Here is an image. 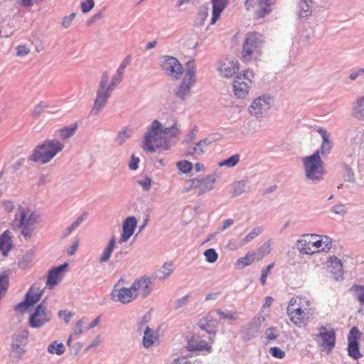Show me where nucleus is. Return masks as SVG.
I'll return each mask as SVG.
<instances>
[{
    "label": "nucleus",
    "mask_w": 364,
    "mask_h": 364,
    "mask_svg": "<svg viewBox=\"0 0 364 364\" xmlns=\"http://www.w3.org/2000/svg\"><path fill=\"white\" fill-rule=\"evenodd\" d=\"M144 150L155 152L157 148L168 149V140L165 139L162 132V125L159 121L154 120L148 127L143 138Z\"/></svg>",
    "instance_id": "obj_1"
},
{
    "label": "nucleus",
    "mask_w": 364,
    "mask_h": 364,
    "mask_svg": "<svg viewBox=\"0 0 364 364\" xmlns=\"http://www.w3.org/2000/svg\"><path fill=\"white\" fill-rule=\"evenodd\" d=\"M64 145L57 139H46L43 144L38 145L33 154L28 158V161L40 162L43 164L48 163L56 154L61 151Z\"/></svg>",
    "instance_id": "obj_2"
},
{
    "label": "nucleus",
    "mask_w": 364,
    "mask_h": 364,
    "mask_svg": "<svg viewBox=\"0 0 364 364\" xmlns=\"http://www.w3.org/2000/svg\"><path fill=\"white\" fill-rule=\"evenodd\" d=\"M38 215L30 210H26L20 205L12 222L14 229H21V235L26 240L31 237L34 225L37 223Z\"/></svg>",
    "instance_id": "obj_3"
},
{
    "label": "nucleus",
    "mask_w": 364,
    "mask_h": 364,
    "mask_svg": "<svg viewBox=\"0 0 364 364\" xmlns=\"http://www.w3.org/2000/svg\"><path fill=\"white\" fill-rule=\"evenodd\" d=\"M310 305L309 301H305L301 297L291 298L289 302L287 314L290 321L298 328H302L308 324L309 318V310L304 306Z\"/></svg>",
    "instance_id": "obj_4"
},
{
    "label": "nucleus",
    "mask_w": 364,
    "mask_h": 364,
    "mask_svg": "<svg viewBox=\"0 0 364 364\" xmlns=\"http://www.w3.org/2000/svg\"><path fill=\"white\" fill-rule=\"evenodd\" d=\"M302 161L304 176L307 181L315 184L323 180L326 171L323 161L318 152L304 157Z\"/></svg>",
    "instance_id": "obj_5"
},
{
    "label": "nucleus",
    "mask_w": 364,
    "mask_h": 364,
    "mask_svg": "<svg viewBox=\"0 0 364 364\" xmlns=\"http://www.w3.org/2000/svg\"><path fill=\"white\" fill-rule=\"evenodd\" d=\"M264 41V36L259 33L250 32L247 33L241 53L244 60L249 61L254 55H259Z\"/></svg>",
    "instance_id": "obj_6"
},
{
    "label": "nucleus",
    "mask_w": 364,
    "mask_h": 364,
    "mask_svg": "<svg viewBox=\"0 0 364 364\" xmlns=\"http://www.w3.org/2000/svg\"><path fill=\"white\" fill-rule=\"evenodd\" d=\"M123 281V279H120L118 281L114 286L110 295L112 301L127 304L135 300L138 296L136 293V285L132 284L129 288L121 287L120 283Z\"/></svg>",
    "instance_id": "obj_7"
},
{
    "label": "nucleus",
    "mask_w": 364,
    "mask_h": 364,
    "mask_svg": "<svg viewBox=\"0 0 364 364\" xmlns=\"http://www.w3.org/2000/svg\"><path fill=\"white\" fill-rule=\"evenodd\" d=\"M161 69L172 79L178 80L183 72L179 60L171 55H163L159 58Z\"/></svg>",
    "instance_id": "obj_8"
},
{
    "label": "nucleus",
    "mask_w": 364,
    "mask_h": 364,
    "mask_svg": "<svg viewBox=\"0 0 364 364\" xmlns=\"http://www.w3.org/2000/svg\"><path fill=\"white\" fill-rule=\"evenodd\" d=\"M318 333L315 336V341L323 351L329 354L336 345V333L333 328L329 331L324 326L318 328Z\"/></svg>",
    "instance_id": "obj_9"
},
{
    "label": "nucleus",
    "mask_w": 364,
    "mask_h": 364,
    "mask_svg": "<svg viewBox=\"0 0 364 364\" xmlns=\"http://www.w3.org/2000/svg\"><path fill=\"white\" fill-rule=\"evenodd\" d=\"M52 312L46 306V300L38 304L29 317V325L31 328H39L50 321Z\"/></svg>",
    "instance_id": "obj_10"
},
{
    "label": "nucleus",
    "mask_w": 364,
    "mask_h": 364,
    "mask_svg": "<svg viewBox=\"0 0 364 364\" xmlns=\"http://www.w3.org/2000/svg\"><path fill=\"white\" fill-rule=\"evenodd\" d=\"M253 73L249 70L244 71L243 75H237L233 82V90L238 98H245L249 92L252 81L250 77Z\"/></svg>",
    "instance_id": "obj_11"
},
{
    "label": "nucleus",
    "mask_w": 364,
    "mask_h": 364,
    "mask_svg": "<svg viewBox=\"0 0 364 364\" xmlns=\"http://www.w3.org/2000/svg\"><path fill=\"white\" fill-rule=\"evenodd\" d=\"M274 3L275 0H246L245 7L247 11L256 9L255 18H262L272 12Z\"/></svg>",
    "instance_id": "obj_12"
},
{
    "label": "nucleus",
    "mask_w": 364,
    "mask_h": 364,
    "mask_svg": "<svg viewBox=\"0 0 364 364\" xmlns=\"http://www.w3.org/2000/svg\"><path fill=\"white\" fill-rule=\"evenodd\" d=\"M215 181L216 176L214 174L202 178H193L191 180V188L195 190L198 196H200L212 191Z\"/></svg>",
    "instance_id": "obj_13"
},
{
    "label": "nucleus",
    "mask_w": 364,
    "mask_h": 364,
    "mask_svg": "<svg viewBox=\"0 0 364 364\" xmlns=\"http://www.w3.org/2000/svg\"><path fill=\"white\" fill-rule=\"evenodd\" d=\"M28 338V331L26 329L17 331L12 335L11 350L18 357L21 358L24 354Z\"/></svg>",
    "instance_id": "obj_14"
},
{
    "label": "nucleus",
    "mask_w": 364,
    "mask_h": 364,
    "mask_svg": "<svg viewBox=\"0 0 364 364\" xmlns=\"http://www.w3.org/2000/svg\"><path fill=\"white\" fill-rule=\"evenodd\" d=\"M271 97L263 95L256 98L249 107V112L255 117H259L270 108Z\"/></svg>",
    "instance_id": "obj_15"
},
{
    "label": "nucleus",
    "mask_w": 364,
    "mask_h": 364,
    "mask_svg": "<svg viewBox=\"0 0 364 364\" xmlns=\"http://www.w3.org/2000/svg\"><path fill=\"white\" fill-rule=\"evenodd\" d=\"M317 237L316 235L314 234H305L297 240L296 246L297 249L301 253L306 255H311L316 252L314 250V239Z\"/></svg>",
    "instance_id": "obj_16"
},
{
    "label": "nucleus",
    "mask_w": 364,
    "mask_h": 364,
    "mask_svg": "<svg viewBox=\"0 0 364 364\" xmlns=\"http://www.w3.org/2000/svg\"><path fill=\"white\" fill-rule=\"evenodd\" d=\"M316 132L321 135L322 141L320 149L316 152H318V155L326 156L328 155L333 148V142L331 139V134L323 128L318 127Z\"/></svg>",
    "instance_id": "obj_17"
},
{
    "label": "nucleus",
    "mask_w": 364,
    "mask_h": 364,
    "mask_svg": "<svg viewBox=\"0 0 364 364\" xmlns=\"http://www.w3.org/2000/svg\"><path fill=\"white\" fill-rule=\"evenodd\" d=\"M238 62L237 60L220 61L218 63L217 70L220 75L224 77H231L238 70Z\"/></svg>",
    "instance_id": "obj_18"
},
{
    "label": "nucleus",
    "mask_w": 364,
    "mask_h": 364,
    "mask_svg": "<svg viewBox=\"0 0 364 364\" xmlns=\"http://www.w3.org/2000/svg\"><path fill=\"white\" fill-rule=\"evenodd\" d=\"M197 325L201 330L210 335V338H212L211 336H215L218 327V321L209 314L200 318Z\"/></svg>",
    "instance_id": "obj_19"
},
{
    "label": "nucleus",
    "mask_w": 364,
    "mask_h": 364,
    "mask_svg": "<svg viewBox=\"0 0 364 364\" xmlns=\"http://www.w3.org/2000/svg\"><path fill=\"white\" fill-rule=\"evenodd\" d=\"M136 226V220L134 216L128 217L124 220L122 225V234L119 239V243L127 242L133 235Z\"/></svg>",
    "instance_id": "obj_20"
},
{
    "label": "nucleus",
    "mask_w": 364,
    "mask_h": 364,
    "mask_svg": "<svg viewBox=\"0 0 364 364\" xmlns=\"http://www.w3.org/2000/svg\"><path fill=\"white\" fill-rule=\"evenodd\" d=\"M133 285H136V293L137 296L139 294L141 290V295L143 298H146L152 291L151 281L150 278L146 277H141L139 279L134 280L132 283Z\"/></svg>",
    "instance_id": "obj_21"
},
{
    "label": "nucleus",
    "mask_w": 364,
    "mask_h": 364,
    "mask_svg": "<svg viewBox=\"0 0 364 364\" xmlns=\"http://www.w3.org/2000/svg\"><path fill=\"white\" fill-rule=\"evenodd\" d=\"M68 267L67 263L59 265L58 267L52 268L48 274V279L46 282L47 286H55L62 279L63 272Z\"/></svg>",
    "instance_id": "obj_22"
},
{
    "label": "nucleus",
    "mask_w": 364,
    "mask_h": 364,
    "mask_svg": "<svg viewBox=\"0 0 364 364\" xmlns=\"http://www.w3.org/2000/svg\"><path fill=\"white\" fill-rule=\"evenodd\" d=\"M112 92H97L96 99L94 102V105L92 109H91L90 114L91 115H97L102 110L107 102V100L111 95Z\"/></svg>",
    "instance_id": "obj_23"
},
{
    "label": "nucleus",
    "mask_w": 364,
    "mask_h": 364,
    "mask_svg": "<svg viewBox=\"0 0 364 364\" xmlns=\"http://www.w3.org/2000/svg\"><path fill=\"white\" fill-rule=\"evenodd\" d=\"M112 92H97L96 99L94 102V105L92 109H91L90 114L91 115H97L102 110L107 102V100L111 95Z\"/></svg>",
    "instance_id": "obj_24"
},
{
    "label": "nucleus",
    "mask_w": 364,
    "mask_h": 364,
    "mask_svg": "<svg viewBox=\"0 0 364 364\" xmlns=\"http://www.w3.org/2000/svg\"><path fill=\"white\" fill-rule=\"evenodd\" d=\"M327 267L336 280L338 281L343 279V264L339 258L336 257H330Z\"/></svg>",
    "instance_id": "obj_25"
},
{
    "label": "nucleus",
    "mask_w": 364,
    "mask_h": 364,
    "mask_svg": "<svg viewBox=\"0 0 364 364\" xmlns=\"http://www.w3.org/2000/svg\"><path fill=\"white\" fill-rule=\"evenodd\" d=\"M318 239H314V247L316 252L321 251L328 252L332 247V239L326 235H318Z\"/></svg>",
    "instance_id": "obj_26"
},
{
    "label": "nucleus",
    "mask_w": 364,
    "mask_h": 364,
    "mask_svg": "<svg viewBox=\"0 0 364 364\" xmlns=\"http://www.w3.org/2000/svg\"><path fill=\"white\" fill-rule=\"evenodd\" d=\"M211 1L213 3V14L210 24L213 25L220 16L222 11L228 4L229 0H211Z\"/></svg>",
    "instance_id": "obj_27"
},
{
    "label": "nucleus",
    "mask_w": 364,
    "mask_h": 364,
    "mask_svg": "<svg viewBox=\"0 0 364 364\" xmlns=\"http://www.w3.org/2000/svg\"><path fill=\"white\" fill-rule=\"evenodd\" d=\"M188 348L190 350H210V346L207 341L203 340L198 336H193L188 342Z\"/></svg>",
    "instance_id": "obj_28"
},
{
    "label": "nucleus",
    "mask_w": 364,
    "mask_h": 364,
    "mask_svg": "<svg viewBox=\"0 0 364 364\" xmlns=\"http://www.w3.org/2000/svg\"><path fill=\"white\" fill-rule=\"evenodd\" d=\"M193 85L182 80L181 84L174 90L175 95L181 100H185L191 95V87Z\"/></svg>",
    "instance_id": "obj_29"
},
{
    "label": "nucleus",
    "mask_w": 364,
    "mask_h": 364,
    "mask_svg": "<svg viewBox=\"0 0 364 364\" xmlns=\"http://www.w3.org/2000/svg\"><path fill=\"white\" fill-rule=\"evenodd\" d=\"M210 143L211 141L208 138L203 139L196 143L195 146L189 147L185 156H191L193 154L202 155L205 152L206 148Z\"/></svg>",
    "instance_id": "obj_30"
},
{
    "label": "nucleus",
    "mask_w": 364,
    "mask_h": 364,
    "mask_svg": "<svg viewBox=\"0 0 364 364\" xmlns=\"http://www.w3.org/2000/svg\"><path fill=\"white\" fill-rule=\"evenodd\" d=\"M261 326V318L260 317H255L253 318L250 323L248 324L247 328L244 331L245 338L247 340H250L252 338L255 337L257 333L259 332Z\"/></svg>",
    "instance_id": "obj_31"
},
{
    "label": "nucleus",
    "mask_w": 364,
    "mask_h": 364,
    "mask_svg": "<svg viewBox=\"0 0 364 364\" xmlns=\"http://www.w3.org/2000/svg\"><path fill=\"white\" fill-rule=\"evenodd\" d=\"M42 294L43 290H40L39 288L36 289L35 285H33L26 293L25 299L28 301V305L32 306L40 301Z\"/></svg>",
    "instance_id": "obj_32"
},
{
    "label": "nucleus",
    "mask_w": 364,
    "mask_h": 364,
    "mask_svg": "<svg viewBox=\"0 0 364 364\" xmlns=\"http://www.w3.org/2000/svg\"><path fill=\"white\" fill-rule=\"evenodd\" d=\"M353 116L358 120H364V95L358 97L354 102Z\"/></svg>",
    "instance_id": "obj_33"
},
{
    "label": "nucleus",
    "mask_w": 364,
    "mask_h": 364,
    "mask_svg": "<svg viewBox=\"0 0 364 364\" xmlns=\"http://www.w3.org/2000/svg\"><path fill=\"white\" fill-rule=\"evenodd\" d=\"M186 73L185 76L183 80L186 81L188 82H191L194 85L196 82L195 75H196V65L194 60H189L186 64Z\"/></svg>",
    "instance_id": "obj_34"
},
{
    "label": "nucleus",
    "mask_w": 364,
    "mask_h": 364,
    "mask_svg": "<svg viewBox=\"0 0 364 364\" xmlns=\"http://www.w3.org/2000/svg\"><path fill=\"white\" fill-rule=\"evenodd\" d=\"M108 79H109L108 72L105 71L102 75V77H101V79L100 81V84H99V87H98V90L97 92H112V90L116 87V83H114L113 80H112L111 82L109 85H107Z\"/></svg>",
    "instance_id": "obj_35"
},
{
    "label": "nucleus",
    "mask_w": 364,
    "mask_h": 364,
    "mask_svg": "<svg viewBox=\"0 0 364 364\" xmlns=\"http://www.w3.org/2000/svg\"><path fill=\"white\" fill-rule=\"evenodd\" d=\"M115 244H116V238L113 236L111 237L107 247L103 250L102 254L99 257L100 263H105L109 259V258L112 255V253L113 252V250L114 248Z\"/></svg>",
    "instance_id": "obj_36"
},
{
    "label": "nucleus",
    "mask_w": 364,
    "mask_h": 364,
    "mask_svg": "<svg viewBox=\"0 0 364 364\" xmlns=\"http://www.w3.org/2000/svg\"><path fill=\"white\" fill-rule=\"evenodd\" d=\"M11 245V233L9 230H6L0 235V250L5 255L6 252L10 250Z\"/></svg>",
    "instance_id": "obj_37"
},
{
    "label": "nucleus",
    "mask_w": 364,
    "mask_h": 364,
    "mask_svg": "<svg viewBox=\"0 0 364 364\" xmlns=\"http://www.w3.org/2000/svg\"><path fill=\"white\" fill-rule=\"evenodd\" d=\"M131 59V56L127 55L124 59L123 62L121 63V65L117 70L115 75L112 77V80H113L114 83H116V85L122 81L124 70L127 68V66L130 63Z\"/></svg>",
    "instance_id": "obj_38"
},
{
    "label": "nucleus",
    "mask_w": 364,
    "mask_h": 364,
    "mask_svg": "<svg viewBox=\"0 0 364 364\" xmlns=\"http://www.w3.org/2000/svg\"><path fill=\"white\" fill-rule=\"evenodd\" d=\"M133 131L127 127H123L114 138V141L118 146H122L128 139L131 138Z\"/></svg>",
    "instance_id": "obj_39"
},
{
    "label": "nucleus",
    "mask_w": 364,
    "mask_h": 364,
    "mask_svg": "<svg viewBox=\"0 0 364 364\" xmlns=\"http://www.w3.org/2000/svg\"><path fill=\"white\" fill-rule=\"evenodd\" d=\"M297 12L300 18H306L311 16V9L307 0H299Z\"/></svg>",
    "instance_id": "obj_40"
},
{
    "label": "nucleus",
    "mask_w": 364,
    "mask_h": 364,
    "mask_svg": "<svg viewBox=\"0 0 364 364\" xmlns=\"http://www.w3.org/2000/svg\"><path fill=\"white\" fill-rule=\"evenodd\" d=\"M163 136L165 139L168 140V144L171 138L176 137L180 132L177 124L174 123L171 127L164 128L162 127Z\"/></svg>",
    "instance_id": "obj_41"
},
{
    "label": "nucleus",
    "mask_w": 364,
    "mask_h": 364,
    "mask_svg": "<svg viewBox=\"0 0 364 364\" xmlns=\"http://www.w3.org/2000/svg\"><path fill=\"white\" fill-rule=\"evenodd\" d=\"M47 350L50 354L60 355L65 353V347L62 343L53 341L48 345Z\"/></svg>",
    "instance_id": "obj_42"
},
{
    "label": "nucleus",
    "mask_w": 364,
    "mask_h": 364,
    "mask_svg": "<svg viewBox=\"0 0 364 364\" xmlns=\"http://www.w3.org/2000/svg\"><path fill=\"white\" fill-rule=\"evenodd\" d=\"M173 271V264L166 262L156 272V277L161 279H166L171 274Z\"/></svg>",
    "instance_id": "obj_43"
},
{
    "label": "nucleus",
    "mask_w": 364,
    "mask_h": 364,
    "mask_svg": "<svg viewBox=\"0 0 364 364\" xmlns=\"http://www.w3.org/2000/svg\"><path fill=\"white\" fill-rule=\"evenodd\" d=\"M154 331L151 328L146 326L144 331V335L143 337V345L145 348H149L152 346L154 343Z\"/></svg>",
    "instance_id": "obj_44"
},
{
    "label": "nucleus",
    "mask_w": 364,
    "mask_h": 364,
    "mask_svg": "<svg viewBox=\"0 0 364 364\" xmlns=\"http://www.w3.org/2000/svg\"><path fill=\"white\" fill-rule=\"evenodd\" d=\"M247 181L244 180L238 181L232 184V196H237L245 192Z\"/></svg>",
    "instance_id": "obj_45"
},
{
    "label": "nucleus",
    "mask_w": 364,
    "mask_h": 364,
    "mask_svg": "<svg viewBox=\"0 0 364 364\" xmlns=\"http://www.w3.org/2000/svg\"><path fill=\"white\" fill-rule=\"evenodd\" d=\"M348 355L354 359H358L362 356L360 353L358 342H348Z\"/></svg>",
    "instance_id": "obj_46"
},
{
    "label": "nucleus",
    "mask_w": 364,
    "mask_h": 364,
    "mask_svg": "<svg viewBox=\"0 0 364 364\" xmlns=\"http://www.w3.org/2000/svg\"><path fill=\"white\" fill-rule=\"evenodd\" d=\"M240 157L239 154H234V155L231 156L230 157L220 161L219 163V166H227L229 168L234 167L240 161Z\"/></svg>",
    "instance_id": "obj_47"
},
{
    "label": "nucleus",
    "mask_w": 364,
    "mask_h": 364,
    "mask_svg": "<svg viewBox=\"0 0 364 364\" xmlns=\"http://www.w3.org/2000/svg\"><path fill=\"white\" fill-rule=\"evenodd\" d=\"M263 232V229L261 227L255 228L249 234H247L242 240V245H246L253 240L257 236L260 235Z\"/></svg>",
    "instance_id": "obj_48"
},
{
    "label": "nucleus",
    "mask_w": 364,
    "mask_h": 364,
    "mask_svg": "<svg viewBox=\"0 0 364 364\" xmlns=\"http://www.w3.org/2000/svg\"><path fill=\"white\" fill-rule=\"evenodd\" d=\"M254 254L247 253L244 257H240L236 261V264L240 268H244L246 266L251 264L254 259Z\"/></svg>",
    "instance_id": "obj_49"
},
{
    "label": "nucleus",
    "mask_w": 364,
    "mask_h": 364,
    "mask_svg": "<svg viewBox=\"0 0 364 364\" xmlns=\"http://www.w3.org/2000/svg\"><path fill=\"white\" fill-rule=\"evenodd\" d=\"M77 124H73L71 126L65 127L61 129H60V136L63 139H67L74 135L76 129H77Z\"/></svg>",
    "instance_id": "obj_50"
},
{
    "label": "nucleus",
    "mask_w": 364,
    "mask_h": 364,
    "mask_svg": "<svg viewBox=\"0 0 364 364\" xmlns=\"http://www.w3.org/2000/svg\"><path fill=\"white\" fill-rule=\"evenodd\" d=\"M343 177L344 178V181L354 183L355 181V174L353 173V171L350 167L349 165L345 164L343 166Z\"/></svg>",
    "instance_id": "obj_51"
},
{
    "label": "nucleus",
    "mask_w": 364,
    "mask_h": 364,
    "mask_svg": "<svg viewBox=\"0 0 364 364\" xmlns=\"http://www.w3.org/2000/svg\"><path fill=\"white\" fill-rule=\"evenodd\" d=\"M216 312L217 314L219 316L220 319L221 320L228 319L230 321H235L237 318L235 313H233L228 310L224 311L220 309H218Z\"/></svg>",
    "instance_id": "obj_52"
},
{
    "label": "nucleus",
    "mask_w": 364,
    "mask_h": 364,
    "mask_svg": "<svg viewBox=\"0 0 364 364\" xmlns=\"http://www.w3.org/2000/svg\"><path fill=\"white\" fill-rule=\"evenodd\" d=\"M33 257V253L31 251L27 252L21 258L18 263V266L21 269H25L31 262Z\"/></svg>",
    "instance_id": "obj_53"
},
{
    "label": "nucleus",
    "mask_w": 364,
    "mask_h": 364,
    "mask_svg": "<svg viewBox=\"0 0 364 364\" xmlns=\"http://www.w3.org/2000/svg\"><path fill=\"white\" fill-rule=\"evenodd\" d=\"M351 289L355 291V296L358 301L364 304V287L360 285H353Z\"/></svg>",
    "instance_id": "obj_54"
},
{
    "label": "nucleus",
    "mask_w": 364,
    "mask_h": 364,
    "mask_svg": "<svg viewBox=\"0 0 364 364\" xmlns=\"http://www.w3.org/2000/svg\"><path fill=\"white\" fill-rule=\"evenodd\" d=\"M204 256L205 257L206 261L209 263H214L218 258V255L213 248L206 250L204 252Z\"/></svg>",
    "instance_id": "obj_55"
},
{
    "label": "nucleus",
    "mask_w": 364,
    "mask_h": 364,
    "mask_svg": "<svg viewBox=\"0 0 364 364\" xmlns=\"http://www.w3.org/2000/svg\"><path fill=\"white\" fill-rule=\"evenodd\" d=\"M176 166L183 173H189L193 168L192 163L186 160L178 161Z\"/></svg>",
    "instance_id": "obj_56"
},
{
    "label": "nucleus",
    "mask_w": 364,
    "mask_h": 364,
    "mask_svg": "<svg viewBox=\"0 0 364 364\" xmlns=\"http://www.w3.org/2000/svg\"><path fill=\"white\" fill-rule=\"evenodd\" d=\"M208 10L207 7H200L198 12V17L196 20V23L199 26L203 24L205 18L208 15Z\"/></svg>",
    "instance_id": "obj_57"
},
{
    "label": "nucleus",
    "mask_w": 364,
    "mask_h": 364,
    "mask_svg": "<svg viewBox=\"0 0 364 364\" xmlns=\"http://www.w3.org/2000/svg\"><path fill=\"white\" fill-rule=\"evenodd\" d=\"M95 6L94 0H84L80 4V8L82 13L86 14L90 11Z\"/></svg>",
    "instance_id": "obj_58"
},
{
    "label": "nucleus",
    "mask_w": 364,
    "mask_h": 364,
    "mask_svg": "<svg viewBox=\"0 0 364 364\" xmlns=\"http://www.w3.org/2000/svg\"><path fill=\"white\" fill-rule=\"evenodd\" d=\"M360 336V333L357 327H353L348 334V342H358V338Z\"/></svg>",
    "instance_id": "obj_59"
},
{
    "label": "nucleus",
    "mask_w": 364,
    "mask_h": 364,
    "mask_svg": "<svg viewBox=\"0 0 364 364\" xmlns=\"http://www.w3.org/2000/svg\"><path fill=\"white\" fill-rule=\"evenodd\" d=\"M190 297V295L189 294H186L182 297H181L180 299H178L175 302H174V308L175 309H179L183 306H185L186 305L188 304V299Z\"/></svg>",
    "instance_id": "obj_60"
},
{
    "label": "nucleus",
    "mask_w": 364,
    "mask_h": 364,
    "mask_svg": "<svg viewBox=\"0 0 364 364\" xmlns=\"http://www.w3.org/2000/svg\"><path fill=\"white\" fill-rule=\"evenodd\" d=\"M269 353L273 356L274 358L282 359L285 356V353L284 350H282L279 347H271L269 348Z\"/></svg>",
    "instance_id": "obj_61"
},
{
    "label": "nucleus",
    "mask_w": 364,
    "mask_h": 364,
    "mask_svg": "<svg viewBox=\"0 0 364 364\" xmlns=\"http://www.w3.org/2000/svg\"><path fill=\"white\" fill-rule=\"evenodd\" d=\"M330 210L331 213H333L336 215H343L347 213V209L344 204H338V205H334L331 208Z\"/></svg>",
    "instance_id": "obj_62"
},
{
    "label": "nucleus",
    "mask_w": 364,
    "mask_h": 364,
    "mask_svg": "<svg viewBox=\"0 0 364 364\" xmlns=\"http://www.w3.org/2000/svg\"><path fill=\"white\" fill-rule=\"evenodd\" d=\"M48 105L46 103L44 102H40L38 103L34 108L32 116L38 118L40 117L41 114L42 113L44 108L48 107Z\"/></svg>",
    "instance_id": "obj_63"
},
{
    "label": "nucleus",
    "mask_w": 364,
    "mask_h": 364,
    "mask_svg": "<svg viewBox=\"0 0 364 364\" xmlns=\"http://www.w3.org/2000/svg\"><path fill=\"white\" fill-rule=\"evenodd\" d=\"M270 252V245L268 242L262 244L257 250V253L262 258Z\"/></svg>",
    "instance_id": "obj_64"
}]
</instances>
